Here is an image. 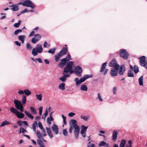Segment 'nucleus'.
I'll use <instances>...</instances> for the list:
<instances>
[{
	"instance_id": "nucleus-1",
	"label": "nucleus",
	"mask_w": 147,
	"mask_h": 147,
	"mask_svg": "<svg viewBox=\"0 0 147 147\" xmlns=\"http://www.w3.org/2000/svg\"><path fill=\"white\" fill-rule=\"evenodd\" d=\"M69 125L70 126L69 132L71 134L74 128V134L76 139H78V134L80 133V127L78 125L77 121L74 119H72L69 121Z\"/></svg>"
},
{
	"instance_id": "nucleus-2",
	"label": "nucleus",
	"mask_w": 147,
	"mask_h": 147,
	"mask_svg": "<svg viewBox=\"0 0 147 147\" xmlns=\"http://www.w3.org/2000/svg\"><path fill=\"white\" fill-rule=\"evenodd\" d=\"M74 64L73 62L70 61L68 63L66 66L63 68L64 73L69 72L70 74H72L74 72V71L72 69V66Z\"/></svg>"
},
{
	"instance_id": "nucleus-3",
	"label": "nucleus",
	"mask_w": 147,
	"mask_h": 147,
	"mask_svg": "<svg viewBox=\"0 0 147 147\" xmlns=\"http://www.w3.org/2000/svg\"><path fill=\"white\" fill-rule=\"evenodd\" d=\"M43 49L41 45L40 44H37L36 48H34L32 50V53L33 56L38 55V53H40L43 51Z\"/></svg>"
},
{
	"instance_id": "nucleus-4",
	"label": "nucleus",
	"mask_w": 147,
	"mask_h": 147,
	"mask_svg": "<svg viewBox=\"0 0 147 147\" xmlns=\"http://www.w3.org/2000/svg\"><path fill=\"white\" fill-rule=\"evenodd\" d=\"M71 59V56L69 54H68L66 57L63 58L60 60V62L58 64V66L61 68H63L65 66L67 62Z\"/></svg>"
},
{
	"instance_id": "nucleus-5",
	"label": "nucleus",
	"mask_w": 147,
	"mask_h": 147,
	"mask_svg": "<svg viewBox=\"0 0 147 147\" xmlns=\"http://www.w3.org/2000/svg\"><path fill=\"white\" fill-rule=\"evenodd\" d=\"M14 103L15 107L17 109L19 110L21 112L23 111L24 107L20 101L15 99L14 101Z\"/></svg>"
},
{
	"instance_id": "nucleus-6",
	"label": "nucleus",
	"mask_w": 147,
	"mask_h": 147,
	"mask_svg": "<svg viewBox=\"0 0 147 147\" xmlns=\"http://www.w3.org/2000/svg\"><path fill=\"white\" fill-rule=\"evenodd\" d=\"M119 54L120 56L124 59H127L129 56V53L126 50L124 49L120 50Z\"/></svg>"
},
{
	"instance_id": "nucleus-7",
	"label": "nucleus",
	"mask_w": 147,
	"mask_h": 147,
	"mask_svg": "<svg viewBox=\"0 0 147 147\" xmlns=\"http://www.w3.org/2000/svg\"><path fill=\"white\" fill-rule=\"evenodd\" d=\"M24 6L30 7L34 9L35 7V5L33 3L29 0H26L24 1Z\"/></svg>"
},
{
	"instance_id": "nucleus-8",
	"label": "nucleus",
	"mask_w": 147,
	"mask_h": 147,
	"mask_svg": "<svg viewBox=\"0 0 147 147\" xmlns=\"http://www.w3.org/2000/svg\"><path fill=\"white\" fill-rule=\"evenodd\" d=\"M140 64L147 69V63L146 61L145 57L143 56L139 58Z\"/></svg>"
},
{
	"instance_id": "nucleus-9",
	"label": "nucleus",
	"mask_w": 147,
	"mask_h": 147,
	"mask_svg": "<svg viewBox=\"0 0 147 147\" xmlns=\"http://www.w3.org/2000/svg\"><path fill=\"white\" fill-rule=\"evenodd\" d=\"M82 71V67L78 65L75 67L74 73L78 76H81V73Z\"/></svg>"
},
{
	"instance_id": "nucleus-10",
	"label": "nucleus",
	"mask_w": 147,
	"mask_h": 147,
	"mask_svg": "<svg viewBox=\"0 0 147 147\" xmlns=\"http://www.w3.org/2000/svg\"><path fill=\"white\" fill-rule=\"evenodd\" d=\"M109 66L114 68H119V65L117 61L115 59H113L111 61L109 65Z\"/></svg>"
},
{
	"instance_id": "nucleus-11",
	"label": "nucleus",
	"mask_w": 147,
	"mask_h": 147,
	"mask_svg": "<svg viewBox=\"0 0 147 147\" xmlns=\"http://www.w3.org/2000/svg\"><path fill=\"white\" fill-rule=\"evenodd\" d=\"M81 127L82 129L81 130L80 133L82 136L84 138H85L86 137V131L88 127H86L84 125H82L81 126Z\"/></svg>"
},
{
	"instance_id": "nucleus-12",
	"label": "nucleus",
	"mask_w": 147,
	"mask_h": 147,
	"mask_svg": "<svg viewBox=\"0 0 147 147\" xmlns=\"http://www.w3.org/2000/svg\"><path fill=\"white\" fill-rule=\"evenodd\" d=\"M119 68H112L110 72V74L112 76H117L118 74V69Z\"/></svg>"
},
{
	"instance_id": "nucleus-13",
	"label": "nucleus",
	"mask_w": 147,
	"mask_h": 147,
	"mask_svg": "<svg viewBox=\"0 0 147 147\" xmlns=\"http://www.w3.org/2000/svg\"><path fill=\"white\" fill-rule=\"evenodd\" d=\"M118 72L120 75H123L125 71V68L124 65H121L119 68Z\"/></svg>"
},
{
	"instance_id": "nucleus-14",
	"label": "nucleus",
	"mask_w": 147,
	"mask_h": 147,
	"mask_svg": "<svg viewBox=\"0 0 147 147\" xmlns=\"http://www.w3.org/2000/svg\"><path fill=\"white\" fill-rule=\"evenodd\" d=\"M51 128L53 131L56 135L57 134L59 133V128L57 125L55 124H53L51 127Z\"/></svg>"
},
{
	"instance_id": "nucleus-15",
	"label": "nucleus",
	"mask_w": 147,
	"mask_h": 147,
	"mask_svg": "<svg viewBox=\"0 0 147 147\" xmlns=\"http://www.w3.org/2000/svg\"><path fill=\"white\" fill-rule=\"evenodd\" d=\"M63 75L64 77H60L59 79L63 82H64L66 80V78L69 77L71 76L69 74H66L64 73H63Z\"/></svg>"
},
{
	"instance_id": "nucleus-16",
	"label": "nucleus",
	"mask_w": 147,
	"mask_h": 147,
	"mask_svg": "<svg viewBox=\"0 0 147 147\" xmlns=\"http://www.w3.org/2000/svg\"><path fill=\"white\" fill-rule=\"evenodd\" d=\"M118 132L117 131L115 130L114 131L112 134V140L114 141H115L117 139V135H118Z\"/></svg>"
},
{
	"instance_id": "nucleus-17",
	"label": "nucleus",
	"mask_w": 147,
	"mask_h": 147,
	"mask_svg": "<svg viewBox=\"0 0 147 147\" xmlns=\"http://www.w3.org/2000/svg\"><path fill=\"white\" fill-rule=\"evenodd\" d=\"M36 35L38 36V38H32V42L34 44L36 43L41 38V36L38 34H34V36H35Z\"/></svg>"
},
{
	"instance_id": "nucleus-18",
	"label": "nucleus",
	"mask_w": 147,
	"mask_h": 147,
	"mask_svg": "<svg viewBox=\"0 0 147 147\" xmlns=\"http://www.w3.org/2000/svg\"><path fill=\"white\" fill-rule=\"evenodd\" d=\"M68 48L67 47H64L59 52V54L62 56L66 54L68 52Z\"/></svg>"
},
{
	"instance_id": "nucleus-19",
	"label": "nucleus",
	"mask_w": 147,
	"mask_h": 147,
	"mask_svg": "<svg viewBox=\"0 0 147 147\" xmlns=\"http://www.w3.org/2000/svg\"><path fill=\"white\" fill-rule=\"evenodd\" d=\"M16 115L19 118L22 119L24 117V114L22 113L19 111H18Z\"/></svg>"
},
{
	"instance_id": "nucleus-20",
	"label": "nucleus",
	"mask_w": 147,
	"mask_h": 147,
	"mask_svg": "<svg viewBox=\"0 0 147 147\" xmlns=\"http://www.w3.org/2000/svg\"><path fill=\"white\" fill-rule=\"evenodd\" d=\"M24 113L30 119H31L32 120L34 119L33 116L30 113L26 111H25Z\"/></svg>"
},
{
	"instance_id": "nucleus-21",
	"label": "nucleus",
	"mask_w": 147,
	"mask_h": 147,
	"mask_svg": "<svg viewBox=\"0 0 147 147\" xmlns=\"http://www.w3.org/2000/svg\"><path fill=\"white\" fill-rule=\"evenodd\" d=\"M62 56L59 53L55 56V60L56 62L59 61L61 57Z\"/></svg>"
},
{
	"instance_id": "nucleus-22",
	"label": "nucleus",
	"mask_w": 147,
	"mask_h": 147,
	"mask_svg": "<svg viewBox=\"0 0 147 147\" xmlns=\"http://www.w3.org/2000/svg\"><path fill=\"white\" fill-rule=\"evenodd\" d=\"M13 7L12 8H10V9L12 10L13 11H15L19 10V7L16 5H14L13 4Z\"/></svg>"
},
{
	"instance_id": "nucleus-23",
	"label": "nucleus",
	"mask_w": 147,
	"mask_h": 147,
	"mask_svg": "<svg viewBox=\"0 0 147 147\" xmlns=\"http://www.w3.org/2000/svg\"><path fill=\"white\" fill-rule=\"evenodd\" d=\"M65 84L64 83L61 84L59 86V88L61 89L62 90H64L65 89Z\"/></svg>"
},
{
	"instance_id": "nucleus-24",
	"label": "nucleus",
	"mask_w": 147,
	"mask_h": 147,
	"mask_svg": "<svg viewBox=\"0 0 147 147\" xmlns=\"http://www.w3.org/2000/svg\"><path fill=\"white\" fill-rule=\"evenodd\" d=\"M38 144L39 145V147H45V146L42 141L40 140H38Z\"/></svg>"
},
{
	"instance_id": "nucleus-25",
	"label": "nucleus",
	"mask_w": 147,
	"mask_h": 147,
	"mask_svg": "<svg viewBox=\"0 0 147 147\" xmlns=\"http://www.w3.org/2000/svg\"><path fill=\"white\" fill-rule=\"evenodd\" d=\"M126 143V140H122L121 141L119 147H125Z\"/></svg>"
},
{
	"instance_id": "nucleus-26",
	"label": "nucleus",
	"mask_w": 147,
	"mask_h": 147,
	"mask_svg": "<svg viewBox=\"0 0 147 147\" xmlns=\"http://www.w3.org/2000/svg\"><path fill=\"white\" fill-rule=\"evenodd\" d=\"M102 147H111L108 143L104 141H102Z\"/></svg>"
},
{
	"instance_id": "nucleus-27",
	"label": "nucleus",
	"mask_w": 147,
	"mask_h": 147,
	"mask_svg": "<svg viewBox=\"0 0 147 147\" xmlns=\"http://www.w3.org/2000/svg\"><path fill=\"white\" fill-rule=\"evenodd\" d=\"M80 89L82 91H86L87 90L88 88L87 86L85 84H83L81 86Z\"/></svg>"
},
{
	"instance_id": "nucleus-28",
	"label": "nucleus",
	"mask_w": 147,
	"mask_h": 147,
	"mask_svg": "<svg viewBox=\"0 0 147 147\" xmlns=\"http://www.w3.org/2000/svg\"><path fill=\"white\" fill-rule=\"evenodd\" d=\"M10 124V123L7 120H5L4 121L2 122V123L0 125V127H3L4 126L9 125Z\"/></svg>"
},
{
	"instance_id": "nucleus-29",
	"label": "nucleus",
	"mask_w": 147,
	"mask_h": 147,
	"mask_svg": "<svg viewBox=\"0 0 147 147\" xmlns=\"http://www.w3.org/2000/svg\"><path fill=\"white\" fill-rule=\"evenodd\" d=\"M21 102L23 105H24L26 104V97L25 95H23L22 96V99Z\"/></svg>"
},
{
	"instance_id": "nucleus-30",
	"label": "nucleus",
	"mask_w": 147,
	"mask_h": 147,
	"mask_svg": "<svg viewBox=\"0 0 147 147\" xmlns=\"http://www.w3.org/2000/svg\"><path fill=\"white\" fill-rule=\"evenodd\" d=\"M30 109L32 113L35 115H36L37 113L36 109L33 107H30Z\"/></svg>"
},
{
	"instance_id": "nucleus-31",
	"label": "nucleus",
	"mask_w": 147,
	"mask_h": 147,
	"mask_svg": "<svg viewBox=\"0 0 147 147\" xmlns=\"http://www.w3.org/2000/svg\"><path fill=\"white\" fill-rule=\"evenodd\" d=\"M10 110L11 112L15 114L16 115V113L18 111L16 109L12 107H10Z\"/></svg>"
},
{
	"instance_id": "nucleus-32",
	"label": "nucleus",
	"mask_w": 147,
	"mask_h": 147,
	"mask_svg": "<svg viewBox=\"0 0 147 147\" xmlns=\"http://www.w3.org/2000/svg\"><path fill=\"white\" fill-rule=\"evenodd\" d=\"M139 82L140 85L142 86L143 85V76H141L139 78Z\"/></svg>"
},
{
	"instance_id": "nucleus-33",
	"label": "nucleus",
	"mask_w": 147,
	"mask_h": 147,
	"mask_svg": "<svg viewBox=\"0 0 147 147\" xmlns=\"http://www.w3.org/2000/svg\"><path fill=\"white\" fill-rule=\"evenodd\" d=\"M128 76L129 77H134V74L132 71L129 70L128 71L127 73Z\"/></svg>"
},
{
	"instance_id": "nucleus-34",
	"label": "nucleus",
	"mask_w": 147,
	"mask_h": 147,
	"mask_svg": "<svg viewBox=\"0 0 147 147\" xmlns=\"http://www.w3.org/2000/svg\"><path fill=\"white\" fill-rule=\"evenodd\" d=\"M25 94L27 96H29L31 94V92L29 90H24Z\"/></svg>"
},
{
	"instance_id": "nucleus-35",
	"label": "nucleus",
	"mask_w": 147,
	"mask_h": 147,
	"mask_svg": "<svg viewBox=\"0 0 147 147\" xmlns=\"http://www.w3.org/2000/svg\"><path fill=\"white\" fill-rule=\"evenodd\" d=\"M134 72L136 74L139 71V69L138 66L135 65L134 66Z\"/></svg>"
},
{
	"instance_id": "nucleus-36",
	"label": "nucleus",
	"mask_w": 147,
	"mask_h": 147,
	"mask_svg": "<svg viewBox=\"0 0 147 147\" xmlns=\"http://www.w3.org/2000/svg\"><path fill=\"white\" fill-rule=\"evenodd\" d=\"M107 62L103 63L102 65V72L105 69H106L105 68L107 66Z\"/></svg>"
},
{
	"instance_id": "nucleus-37",
	"label": "nucleus",
	"mask_w": 147,
	"mask_h": 147,
	"mask_svg": "<svg viewBox=\"0 0 147 147\" xmlns=\"http://www.w3.org/2000/svg\"><path fill=\"white\" fill-rule=\"evenodd\" d=\"M113 94L115 95L117 93V88L116 86H114L112 89Z\"/></svg>"
},
{
	"instance_id": "nucleus-38",
	"label": "nucleus",
	"mask_w": 147,
	"mask_h": 147,
	"mask_svg": "<svg viewBox=\"0 0 147 147\" xmlns=\"http://www.w3.org/2000/svg\"><path fill=\"white\" fill-rule=\"evenodd\" d=\"M36 134L38 138H42V136H41L40 134V131L37 130L36 131Z\"/></svg>"
},
{
	"instance_id": "nucleus-39",
	"label": "nucleus",
	"mask_w": 147,
	"mask_h": 147,
	"mask_svg": "<svg viewBox=\"0 0 147 147\" xmlns=\"http://www.w3.org/2000/svg\"><path fill=\"white\" fill-rule=\"evenodd\" d=\"M21 20H20L18 21V23L14 24L13 25L14 27L16 28H18L21 24Z\"/></svg>"
},
{
	"instance_id": "nucleus-40",
	"label": "nucleus",
	"mask_w": 147,
	"mask_h": 147,
	"mask_svg": "<svg viewBox=\"0 0 147 147\" xmlns=\"http://www.w3.org/2000/svg\"><path fill=\"white\" fill-rule=\"evenodd\" d=\"M56 50V49L55 48L51 49H49L48 51V52L50 53H51L52 54H54L55 51Z\"/></svg>"
},
{
	"instance_id": "nucleus-41",
	"label": "nucleus",
	"mask_w": 147,
	"mask_h": 147,
	"mask_svg": "<svg viewBox=\"0 0 147 147\" xmlns=\"http://www.w3.org/2000/svg\"><path fill=\"white\" fill-rule=\"evenodd\" d=\"M36 98L38 100L41 101L42 100V97L41 94H36Z\"/></svg>"
},
{
	"instance_id": "nucleus-42",
	"label": "nucleus",
	"mask_w": 147,
	"mask_h": 147,
	"mask_svg": "<svg viewBox=\"0 0 147 147\" xmlns=\"http://www.w3.org/2000/svg\"><path fill=\"white\" fill-rule=\"evenodd\" d=\"M75 81L76 82V84L77 85H78L82 82L80 80H79V79L77 78H76L75 79Z\"/></svg>"
},
{
	"instance_id": "nucleus-43",
	"label": "nucleus",
	"mask_w": 147,
	"mask_h": 147,
	"mask_svg": "<svg viewBox=\"0 0 147 147\" xmlns=\"http://www.w3.org/2000/svg\"><path fill=\"white\" fill-rule=\"evenodd\" d=\"M132 142L131 140H129L126 146L127 147H132Z\"/></svg>"
},
{
	"instance_id": "nucleus-44",
	"label": "nucleus",
	"mask_w": 147,
	"mask_h": 147,
	"mask_svg": "<svg viewBox=\"0 0 147 147\" xmlns=\"http://www.w3.org/2000/svg\"><path fill=\"white\" fill-rule=\"evenodd\" d=\"M81 118L84 119L85 121H87L88 120L89 118V117L87 116H84L83 115H81Z\"/></svg>"
},
{
	"instance_id": "nucleus-45",
	"label": "nucleus",
	"mask_w": 147,
	"mask_h": 147,
	"mask_svg": "<svg viewBox=\"0 0 147 147\" xmlns=\"http://www.w3.org/2000/svg\"><path fill=\"white\" fill-rule=\"evenodd\" d=\"M25 38V35H20L18 36L19 39L21 41L22 40H24Z\"/></svg>"
},
{
	"instance_id": "nucleus-46",
	"label": "nucleus",
	"mask_w": 147,
	"mask_h": 147,
	"mask_svg": "<svg viewBox=\"0 0 147 147\" xmlns=\"http://www.w3.org/2000/svg\"><path fill=\"white\" fill-rule=\"evenodd\" d=\"M22 30L21 29H18L14 32V34L15 35H17L18 33L22 32Z\"/></svg>"
},
{
	"instance_id": "nucleus-47",
	"label": "nucleus",
	"mask_w": 147,
	"mask_h": 147,
	"mask_svg": "<svg viewBox=\"0 0 147 147\" xmlns=\"http://www.w3.org/2000/svg\"><path fill=\"white\" fill-rule=\"evenodd\" d=\"M50 46V45L49 44H48L47 42L46 41H45L44 42L43 46L44 48L47 47L48 48Z\"/></svg>"
},
{
	"instance_id": "nucleus-48",
	"label": "nucleus",
	"mask_w": 147,
	"mask_h": 147,
	"mask_svg": "<svg viewBox=\"0 0 147 147\" xmlns=\"http://www.w3.org/2000/svg\"><path fill=\"white\" fill-rule=\"evenodd\" d=\"M26 48L27 49L29 50H31L32 48V47L29 43H27L26 44Z\"/></svg>"
},
{
	"instance_id": "nucleus-49",
	"label": "nucleus",
	"mask_w": 147,
	"mask_h": 147,
	"mask_svg": "<svg viewBox=\"0 0 147 147\" xmlns=\"http://www.w3.org/2000/svg\"><path fill=\"white\" fill-rule=\"evenodd\" d=\"M63 135L65 136L67 135L68 133V132L66 129H65L63 130Z\"/></svg>"
},
{
	"instance_id": "nucleus-50",
	"label": "nucleus",
	"mask_w": 147,
	"mask_h": 147,
	"mask_svg": "<svg viewBox=\"0 0 147 147\" xmlns=\"http://www.w3.org/2000/svg\"><path fill=\"white\" fill-rule=\"evenodd\" d=\"M37 126V122L36 121H34L32 124V128H36V127Z\"/></svg>"
},
{
	"instance_id": "nucleus-51",
	"label": "nucleus",
	"mask_w": 147,
	"mask_h": 147,
	"mask_svg": "<svg viewBox=\"0 0 147 147\" xmlns=\"http://www.w3.org/2000/svg\"><path fill=\"white\" fill-rule=\"evenodd\" d=\"M43 108L42 107H40L39 108V115L41 116L42 115V111Z\"/></svg>"
},
{
	"instance_id": "nucleus-52",
	"label": "nucleus",
	"mask_w": 147,
	"mask_h": 147,
	"mask_svg": "<svg viewBox=\"0 0 147 147\" xmlns=\"http://www.w3.org/2000/svg\"><path fill=\"white\" fill-rule=\"evenodd\" d=\"M84 76L85 77L86 79H87L89 78H92L93 77V75L92 74H91L90 75H84Z\"/></svg>"
},
{
	"instance_id": "nucleus-53",
	"label": "nucleus",
	"mask_w": 147,
	"mask_h": 147,
	"mask_svg": "<svg viewBox=\"0 0 147 147\" xmlns=\"http://www.w3.org/2000/svg\"><path fill=\"white\" fill-rule=\"evenodd\" d=\"M38 126L41 129H43V128L42 124L40 122H38Z\"/></svg>"
},
{
	"instance_id": "nucleus-54",
	"label": "nucleus",
	"mask_w": 147,
	"mask_h": 147,
	"mask_svg": "<svg viewBox=\"0 0 147 147\" xmlns=\"http://www.w3.org/2000/svg\"><path fill=\"white\" fill-rule=\"evenodd\" d=\"M91 142H89L88 143L89 145L88 146V147H95V146L94 144H90Z\"/></svg>"
},
{
	"instance_id": "nucleus-55",
	"label": "nucleus",
	"mask_w": 147,
	"mask_h": 147,
	"mask_svg": "<svg viewBox=\"0 0 147 147\" xmlns=\"http://www.w3.org/2000/svg\"><path fill=\"white\" fill-rule=\"evenodd\" d=\"M46 129L47 130V134L52 132V131H51V129L50 128L46 127Z\"/></svg>"
},
{
	"instance_id": "nucleus-56",
	"label": "nucleus",
	"mask_w": 147,
	"mask_h": 147,
	"mask_svg": "<svg viewBox=\"0 0 147 147\" xmlns=\"http://www.w3.org/2000/svg\"><path fill=\"white\" fill-rule=\"evenodd\" d=\"M53 113V112H51L50 113V116H49V117L50 119V120L51 121H53L54 120V119L53 118V116H52Z\"/></svg>"
},
{
	"instance_id": "nucleus-57",
	"label": "nucleus",
	"mask_w": 147,
	"mask_h": 147,
	"mask_svg": "<svg viewBox=\"0 0 147 147\" xmlns=\"http://www.w3.org/2000/svg\"><path fill=\"white\" fill-rule=\"evenodd\" d=\"M75 115V114L73 112H71L69 113L68 115L69 116L72 117Z\"/></svg>"
},
{
	"instance_id": "nucleus-58",
	"label": "nucleus",
	"mask_w": 147,
	"mask_h": 147,
	"mask_svg": "<svg viewBox=\"0 0 147 147\" xmlns=\"http://www.w3.org/2000/svg\"><path fill=\"white\" fill-rule=\"evenodd\" d=\"M20 130H21L22 131V133H24L25 132H27L26 130L24 129L23 128L20 127Z\"/></svg>"
},
{
	"instance_id": "nucleus-59",
	"label": "nucleus",
	"mask_w": 147,
	"mask_h": 147,
	"mask_svg": "<svg viewBox=\"0 0 147 147\" xmlns=\"http://www.w3.org/2000/svg\"><path fill=\"white\" fill-rule=\"evenodd\" d=\"M47 122L48 124H49V125H50L51 123V121L50 120V119L49 117H48L47 118Z\"/></svg>"
},
{
	"instance_id": "nucleus-60",
	"label": "nucleus",
	"mask_w": 147,
	"mask_h": 147,
	"mask_svg": "<svg viewBox=\"0 0 147 147\" xmlns=\"http://www.w3.org/2000/svg\"><path fill=\"white\" fill-rule=\"evenodd\" d=\"M108 70H109L108 69H105L104 71H103V74L104 75H106L107 74V73L108 72Z\"/></svg>"
},
{
	"instance_id": "nucleus-61",
	"label": "nucleus",
	"mask_w": 147,
	"mask_h": 147,
	"mask_svg": "<svg viewBox=\"0 0 147 147\" xmlns=\"http://www.w3.org/2000/svg\"><path fill=\"white\" fill-rule=\"evenodd\" d=\"M22 122L20 120H18L17 121V124L20 126H21L22 125Z\"/></svg>"
},
{
	"instance_id": "nucleus-62",
	"label": "nucleus",
	"mask_w": 147,
	"mask_h": 147,
	"mask_svg": "<svg viewBox=\"0 0 147 147\" xmlns=\"http://www.w3.org/2000/svg\"><path fill=\"white\" fill-rule=\"evenodd\" d=\"M48 134L50 138H52L53 137V136L52 132L49 133Z\"/></svg>"
},
{
	"instance_id": "nucleus-63",
	"label": "nucleus",
	"mask_w": 147,
	"mask_h": 147,
	"mask_svg": "<svg viewBox=\"0 0 147 147\" xmlns=\"http://www.w3.org/2000/svg\"><path fill=\"white\" fill-rule=\"evenodd\" d=\"M80 80L82 82H84L86 79V78L84 76L83 77L80 79Z\"/></svg>"
},
{
	"instance_id": "nucleus-64",
	"label": "nucleus",
	"mask_w": 147,
	"mask_h": 147,
	"mask_svg": "<svg viewBox=\"0 0 147 147\" xmlns=\"http://www.w3.org/2000/svg\"><path fill=\"white\" fill-rule=\"evenodd\" d=\"M29 12V11L27 9H25L21 11V13H23L25 12Z\"/></svg>"
}]
</instances>
